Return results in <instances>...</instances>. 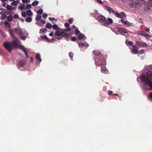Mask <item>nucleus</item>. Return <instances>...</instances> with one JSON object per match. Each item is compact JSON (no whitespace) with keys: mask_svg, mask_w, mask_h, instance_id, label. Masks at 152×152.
<instances>
[{"mask_svg":"<svg viewBox=\"0 0 152 152\" xmlns=\"http://www.w3.org/2000/svg\"><path fill=\"white\" fill-rule=\"evenodd\" d=\"M15 31L16 33L21 36H23L24 34V33L20 27L15 28Z\"/></svg>","mask_w":152,"mask_h":152,"instance_id":"423d86ee","label":"nucleus"},{"mask_svg":"<svg viewBox=\"0 0 152 152\" xmlns=\"http://www.w3.org/2000/svg\"><path fill=\"white\" fill-rule=\"evenodd\" d=\"M39 3V2L38 1L35 0L32 3V5L33 6H36L38 5Z\"/></svg>","mask_w":152,"mask_h":152,"instance_id":"72a5a7b5","label":"nucleus"},{"mask_svg":"<svg viewBox=\"0 0 152 152\" xmlns=\"http://www.w3.org/2000/svg\"><path fill=\"white\" fill-rule=\"evenodd\" d=\"M128 44L130 46H132L133 45V43L131 41H129L128 42Z\"/></svg>","mask_w":152,"mask_h":152,"instance_id":"09e8293b","label":"nucleus"},{"mask_svg":"<svg viewBox=\"0 0 152 152\" xmlns=\"http://www.w3.org/2000/svg\"><path fill=\"white\" fill-rule=\"evenodd\" d=\"M43 12V10L42 9H39V10H38L37 11V14H42Z\"/></svg>","mask_w":152,"mask_h":152,"instance_id":"79ce46f5","label":"nucleus"},{"mask_svg":"<svg viewBox=\"0 0 152 152\" xmlns=\"http://www.w3.org/2000/svg\"><path fill=\"white\" fill-rule=\"evenodd\" d=\"M99 57L100 58L98 59V62L95 61L96 66H101L102 65H104L106 64V61L104 59L103 56H101Z\"/></svg>","mask_w":152,"mask_h":152,"instance_id":"20e7f679","label":"nucleus"},{"mask_svg":"<svg viewBox=\"0 0 152 152\" xmlns=\"http://www.w3.org/2000/svg\"><path fill=\"white\" fill-rule=\"evenodd\" d=\"M113 23V20L111 18H108L107 20L106 19L105 25L107 26L110 24H111Z\"/></svg>","mask_w":152,"mask_h":152,"instance_id":"9d476101","label":"nucleus"},{"mask_svg":"<svg viewBox=\"0 0 152 152\" xmlns=\"http://www.w3.org/2000/svg\"><path fill=\"white\" fill-rule=\"evenodd\" d=\"M68 23L70 24H71L73 23L72 19V18H69L68 20Z\"/></svg>","mask_w":152,"mask_h":152,"instance_id":"a18cd8bd","label":"nucleus"},{"mask_svg":"<svg viewBox=\"0 0 152 152\" xmlns=\"http://www.w3.org/2000/svg\"><path fill=\"white\" fill-rule=\"evenodd\" d=\"M149 69L145 73L140 75L141 81L144 83L145 84L151 87L149 90H152V65L148 67Z\"/></svg>","mask_w":152,"mask_h":152,"instance_id":"f257e3e1","label":"nucleus"},{"mask_svg":"<svg viewBox=\"0 0 152 152\" xmlns=\"http://www.w3.org/2000/svg\"><path fill=\"white\" fill-rule=\"evenodd\" d=\"M115 13H113L116 17L118 18H124L126 16L125 13L123 12H120V13H118L117 11H115Z\"/></svg>","mask_w":152,"mask_h":152,"instance_id":"39448f33","label":"nucleus"},{"mask_svg":"<svg viewBox=\"0 0 152 152\" xmlns=\"http://www.w3.org/2000/svg\"><path fill=\"white\" fill-rule=\"evenodd\" d=\"M7 16L6 15L3 14L1 16V19L3 20L7 18Z\"/></svg>","mask_w":152,"mask_h":152,"instance_id":"58836bf2","label":"nucleus"},{"mask_svg":"<svg viewBox=\"0 0 152 152\" xmlns=\"http://www.w3.org/2000/svg\"><path fill=\"white\" fill-rule=\"evenodd\" d=\"M54 34L56 36H58L62 35V33L61 31L58 30V31H56Z\"/></svg>","mask_w":152,"mask_h":152,"instance_id":"a211bd4d","label":"nucleus"},{"mask_svg":"<svg viewBox=\"0 0 152 152\" xmlns=\"http://www.w3.org/2000/svg\"><path fill=\"white\" fill-rule=\"evenodd\" d=\"M73 55L74 54L72 52H70L69 54V56L70 58L71 59H72L73 56Z\"/></svg>","mask_w":152,"mask_h":152,"instance_id":"c03bdc74","label":"nucleus"},{"mask_svg":"<svg viewBox=\"0 0 152 152\" xmlns=\"http://www.w3.org/2000/svg\"><path fill=\"white\" fill-rule=\"evenodd\" d=\"M6 8L9 10H12L14 9L13 7H12L11 6L9 5H7Z\"/></svg>","mask_w":152,"mask_h":152,"instance_id":"c85d7f7f","label":"nucleus"},{"mask_svg":"<svg viewBox=\"0 0 152 152\" xmlns=\"http://www.w3.org/2000/svg\"><path fill=\"white\" fill-rule=\"evenodd\" d=\"M3 3L2 4V6L3 7H5L6 6V3L5 2H3Z\"/></svg>","mask_w":152,"mask_h":152,"instance_id":"69168bd1","label":"nucleus"},{"mask_svg":"<svg viewBox=\"0 0 152 152\" xmlns=\"http://www.w3.org/2000/svg\"><path fill=\"white\" fill-rule=\"evenodd\" d=\"M122 18L121 20H120L119 21V22L120 23V22H121L124 25H126V22L125 21V20L124 18Z\"/></svg>","mask_w":152,"mask_h":152,"instance_id":"4be33fe9","label":"nucleus"},{"mask_svg":"<svg viewBox=\"0 0 152 152\" xmlns=\"http://www.w3.org/2000/svg\"><path fill=\"white\" fill-rule=\"evenodd\" d=\"M19 47L20 48V49H21L24 52L26 57L27 58H28L29 56L27 54V52L26 51V49L22 45L20 46Z\"/></svg>","mask_w":152,"mask_h":152,"instance_id":"1a4fd4ad","label":"nucleus"},{"mask_svg":"<svg viewBox=\"0 0 152 152\" xmlns=\"http://www.w3.org/2000/svg\"><path fill=\"white\" fill-rule=\"evenodd\" d=\"M70 35V34L69 33H65L62 34L61 36L62 38L64 37L66 39H68Z\"/></svg>","mask_w":152,"mask_h":152,"instance_id":"6ab92c4d","label":"nucleus"},{"mask_svg":"<svg viewBox=\"0 0 152 152\" xmlns=\"http://www.w3.org/2000/svg\"><path fill=\"white\" fill-rule=\"evenodd\" d=\"M26 61L23 60H21L19 62V64L20 67H23L26 65Z\"/></svg>","mask_w":152,"mask_h":152,"instance_id":"f8f14e48","label":"nucleus"},{"mask_svg":"<svg viewBox=\"0 0 152 152\" xmlns=\"http://www.w3.org/2000/svg\"><path fill=\"white\" fill-rule=\"evenodd\" d=\"M47 30L45 28H43L40 30L39 33L41 34H42L43 33H45Z\"/></svg>","mask_w":152,"mask_h":152,"instance_id":"5701e85b","label":"nucleus"},{"mask_svg":"<svg viewBox=\"0 0 152 152\" xmlns=\"http://www.w3.org/2000/svg\"><path fill=\"white\" fill-rule=\"evenodd\" d=\"M105 8L106 10H107L110 13H115V11L113 10L112 8L108 6H106Z\"/></svg>","mask_w":152,"mask_h":152,"instance_id":"2eb2a0df","label":"nucleus"},{"mask_svg":"<svg viewBox=\"0 0 152 152\" xmlns=\"http://www.w3.org/2000/svg\"><path fill=\"white\" fill-rule=\"evenodd\" d=\"M41 18V16L40 15H37L36 18V19L37 21H39L40 20Z\"/></svg>","mask_w":152,"mask_h":152,"instance_id":"a19ab883","label":"nucleus"},{"mask_svg":"<svg viewBox=\"0 0 152 152\" xmlns=\"http://www.w3.org/2000/svg\"><path fill=\"white\" fill-rule=\"evenodd\" d=\"M144 3H141L140 0H130L129 5L130 7L136 9L139 7L140 4Z\"/></svg>","mask_w":152,"mask_h":152,"instance_id":"7ed1b4c3","label":"nucleus"},{"mask_svg":"<svg viewBox=\"0 0 152 152\" xmlns=\"http://www.w3.org/2000/svg\"><path fill=\"white\" fill-rule=\"evenodd\" d=\"M139 34L148 39L149 38L151 37L150 35L143 31L141 32L140 33H139Z\"/></svg>","mask_w":152,"mask_h":152,"instance_id":"9b49d317","label":"nucleus"},{"mask_svg":"<svg viewBox=\"0 0 152 152\" xmlns=\"http://www.w3.org/2000/svg\"><path fill=\"white\" fill-rule=\"evenodd\" d=\"M7 20L8 22H11L13 20V17H12V15H10L9 16H7Z\"/></svg>","mask_w":152,"mask_h":152,"instance_id":"aec40b11","label":"nucleus"},{"mask_svg":"<svg viewBox=\"0 0 152 152\" xmlns=\"http://www.w3.org/2000/svg\"><path fill=\"white\" fill-rule=\"evenodd\" d=\"M66 31L67 32H69L71 30V28L69 27H68L66 28Z\"/></svg>","mask_w":152,"mask_h":152,"instance_id":"4d7b16f0","label":"nucleus"},{"mask_svg":"<svg viewBox=\"0 0 152 152\" xmlns=\"http://www.w3.org/2000/svg\"><path fill=\"white\" fill-rule=\"evenodd\" d=\"M31 7V4H28L25 7V9H30Z\"/></svg>","mask_w":152,"mask_h":152,"instance_id":"ea45409f","label":"nucleus"},{"mask_svg":"<svg viewBox=\"0 0 152 152\" xmlns=\"http://www.w3.org/2000/svg\"><path fill=\"white\" fill-rule=\"evenodd\" d=\"M52 27V25L51 24H50L49 23H47L45 26V27L48 28V29H50Z\"/></svg>","mask_w":152,"mask_h":152,"instance_id":"cd10ccee","label":"nucleus"},{"mask_svg":"<svg viewBox=\"0 0 152 152\" xmlns=\"http://www.w3.org/2000/svg\"><path fill=\"white\" fill-rule=\"evenodd\" d=\"M27 15V12L25 11H23L22 12V17L25 18Z\"/></svg>","mask_w":152,"mask_h":152,"instance_id":"f704fd0d","label":"nucleus"},{"mask_svg":"<svg viewBox=\"0 0 152 152\" xmlns=\"http://www.w3.org/2000/svg\"><path fill=\"white\" fill-rule=\"evenodd\" d=\"M101 71L102 73L105 74L107 73L108 71L107 68L105 66H103L102 67Z\"/></svg>","mask_w":152,"mask_h":152,"instance_id":"dca6fc26","label":"nucleus"},{"mask_svg":"<svg viewBox=\"0 0 152 152\" xmlns=\"http://www.w3.org/2000/svg\"><path fill=\"white\" fill-rule=\"evenodd\" d=\"M149 4L152 7V0H149Z\"/></svg>","mask_w":152,"mask_h":152,"instance_id":"052dcab7","label":"nucleus"},{"mask_svg":"<svg viewBox=\"0 0 152 152\" xmlns=\"http://www.w3.org/2000/svg\"><path fill=\"white\" fill-rule=\"evenodd\" d=\"M131 52L133 54H136L138 52V49H133L132 50Z\"/></svg>","mask_w":152,"mask_h":152,"instance_id":"a878e982","label":"nucleus"},{"mask_svg":"<svg viewBox=\"0 0 152 152\" xmlns=\"http://www.w3.org/2000/svg\"><path fill=\"white\" fill-rule=\"evenodd\" d=\"M145 31L147 32H148L150 31V29L148 28H146Z\"/></svg>","mask_w":152,"mask_h":152,"instance_id":"774afa93","label":"nucleus"},{"mask_svg":"<svg viewBox=\"0 0 152 152\" xmlns=\"http://www.w3.org/2000/svg\"><path fill=\"white\" fill-rule=\"evenodd\" d=\"M11 3V4L12 6H16L17 5L18 3V1H14Z\"/></svg>","mask_w":152,"mask_h":152,"instance_id":"bb28decb","label":"nucleus"},{"mask_svg":"<svg viewBox=\"0 0 152 152\" xmlns=\"http://www.w3.org/2000/svg\"><path fill=\"white\" fill-rule=\"evenodd\" d=\"M118 30L120 33L127 34L128 31L126 29L124 28H118Z\"/></svg>","mask_w":152,"mask_h":152,"instance_id":"ddd939ff","label":"nucleus"},{"mask_svg":"<svg viewBox=\"0 0 152 152\" xmlns=\"http://www.w3.org/2000/svg\"><path fill=\"white\" fill-rule=\"evenodd\" d=\"M94 54L96 56H99L100 55V53L98 51H94L93 52Z\"/></svg>","mask_w":152,"mask_h":152,"instance_id":"2f4dec72","label":"nucleus"},{"mask_svg":"<svg viewBox=\"0 0 152 152\" xmlns=\"http://www.w3.org/2000/svg\"><path fill=\"white\" fill-rule=\"evenodd\" d=\"M48 16V15L45 13L43 14L42 15V17L45 19H46V18Z\"/></svg>","mask_w":152,"mask_h":152,"instance_id":"de8ad7c7","label":"nucleus"},{"mask_svg":"<svg viewBox=\"0 0 152 152\" xmlns=\"http://www.w3.org/2000/svg\"><path fill=\"white\" fill-rule=\"evenodd\" d=\"M78 43V46L80 48H83L84 46L87 47L89 46V45L86 42H85L84 43L80 42V43Z\"/></svg>","mask_w":152,"mask_h":152,"instance_id":"6e6552de","label":"nucleus"},{"mask_svg":"<svg viewBox=\"0 0 152 152\" xmlns=\"http://www.w3.org/2000/svg\"><path fill=\"white\" fill-rule=\"evenodd\" d=\"M52 28L53 29L55 30L58 29H58L59 28H58L57 25L56 24H54L52 26Z\"/></svg>","mask_w":152,"mask_h":152,"instance_id":"e433bc0d","label":"nucleus"},{"mask_svg":"<svg viewBox=\"0 0 152 152\" xmlns=\"http://www.w3.org/2000/svg\"><path fill=\"white\" fill-rule=\"evenodd\" d=\"M30 59H31V62L32 63L33 62V58L32 57H31L30 58Z\"/></svg>","mask_w":152,"mask_h":152,"instance_id":"338daca9","label":"nucleus"},{"mask_svg":"<svg viewBox=\"0 0 152 152\" xmlns=\"http://www.w3.org/2000/svg\"><path fill=\"white\" fill-rule=\"evenodd\" d=\"M22 1L23 3H27L28 2V0H22Z\"/></svg>","mask_w":152,"mask_h":152,"instance_id":"e2e57ef3","label":"nucleus"},{"mask_svg":"<svg viewBox=\"0 0 152 152\" xmlns=\"http://www.w3.org/2000/svg\"><path fill=\"white\" fill-rule=\"evenodd\" d=\"M132 46L133 48V49H138L137 47L135 45H133V46Z\"/></svg>","mask_w":152,"mask_h":152,"instance_id":"bf43d9fd","label":"nucleus"},{"mask_svg":"<svg viewBox=\"0 0 152 152\" xmlns=\"http://www.w3.org/2000/svg\"><path fill=\"white\" fill-rule=\"evenodd\" d=\"M76 39V38L75 37H72L71 38V40L72 41H75Z\"/></svg>","mask_w":152,"mask_h":152,"instance_id":"603ef678","label":"nucleus"},{"mask_svg":"<svg viewBox=\"0 0 152 152\" xmlns=\"http://www.w3.org/2000/svg\"><path fill=\"white\" fill-rule=\"evenodd\" d=\"M36 58L39 63L41 61L42 59L40 58V55L39 54L37 53L36 55Z\"/></svg>","mask_w":152,"mask_h":152,"instance_id":"f3484780","label":"nucleus"},{"mask_svg":"<svg viewBox=\"0 0 152 152\" xmlns=\"http://www.w3.org/2000/svg\"><path fill=\"white\" fill-rule=\"evenodd\" d=\"M27 15L28 16H32V12L31 10H28L27 11Z\"/></svg>","mask_w":152,"mask_h":152,"instance_id":"473e14b6","label":"nucleus"},{"mask_svg":"<svg viewBox=\"0 0 152 152\" xmlns=\"http://www.w3.org/2000/svg\"><path fill=\"white\" fill-rule=\"evenodd\" d=\"M53 32H51L49 34L50 36H53Z\"/></svg>","mask_w":152,"mask_h":152,"instance_id":"0e129e2a","label":"nucleus"},{"mask_svg":"<svg viewBox=\"0 0 152 152\" xmlns=\"http://www.w3.org/2000/svg\"><path fill=\"white\" fill-rule=\"evenodd\" d=\"M144 50L143 49H142L141 50L140 52V54H142L144 52Z\"/></svg>","mask_w":152,"mask_h":152,"instance_id":"13d9d810","label":"nucleus"},{"mask_svg":"<svg viewBox=\"0 0 152 152\" xmlns=\"http://www.w3.org/2000/svg\"><path fill=\"white\" fill-rule=\"evenodd\" d=\"M75 34L76 35H78L80 33V31L77 28L75 30Z\"/></svg>","mask_w":152,"mask_h":152,"instance_id":"37998d69","label":"nucleus"},{"mask_svg":"<svg viewBox=\"0 0 152 152\" xmlns=\"http://www.w3.org/2000/svg\"><path fill=\"white\" fill-rule=\"evenodd\" d=\"M113 93V92L111 91H108V94L109 95H110Z\"/></svg>","mask_w":152,"mask_h":152,"instance_id":"6e6d98bb","label":"nucleus"},{"mask_svg":"<svg viewBox=\"0 0 152 152\" xmlns=\"http://www.w3.org/2000/svg\"><path fill=\"white\" fill-rule=\"evenodd\" d=\"M13 17L15 18H19L18 15L17 14H15Z\"/></svg>","mask_w":152,"mask_h":152,"instance_id":"8fccbe9b","label":"nucleus"},{"mask_svg":"<svg viewBox=\"0 0 152 152\" xmlns=\"http://www.w3.org/2000/svg\"><path fill=\"white\" fill-rule=\"evenodd\" d=\"M106 18L104 17L102 15H101L100 16L97 17V20L100 22H103L104 25L105 22Z\"/></svg>","mask_w":152,"mask_h":152,"instance_id":"0eeeda50","label":"nucleus"},{"mask_svg":"<svg viewBox=\"0 0 152 152\" xmlns=\"http://www.w3.org/2000/svg\"><path fill=\"white\" fill-rule=\"evenodd\" d=\"M40 22L42 23L43 24H45L46 23V21L42 19L41 20Z\"/></svg>","mask_w":152,"mask_h":152,"instance_id":"864d4df0","label":"nucleus"},{"mask_svg":"<svg viewBox=\"0 0 152 152\" xmlns=\"http://www.w3.org/2000/svg\"><path fill=\"white\" fill-rule=\"evenodd\" d=\"M9 32L11 37L14 38V39L13 40L12 42H4L3 44V45L9 52H10L14 47H19L18 45L19 41L18 39L15 37L11 29H9Z\"/></svg>","mask_w":152,"mask_h":152,"instance_id":"f03ea898","label":"nucleus"},{"mask_svg":"<svg viewBox=\"0 0 152 152\" xmlns=\"http://www.w3.org/2000/svg\"><path fill=\"white\" fill-rule=\"evenodd\" d=\"M85 37V36L84 35H83L82 34H80L78 36V38L79 40L82 39L84 37Z\"/></svg>","mask_w":152,"mask_h":152,"instance_id":"b1692460","label":"nucleus"},{"mask_svg":"<svg viewBox=\"0 0 152 152\" xmlns=\"http://www.w3.org/2000/svg\"><path fill=\"white\" fill-rule=\"evenodd\" d=\"M19 8L21 10H24L25 9V5L23 3L21 4L19 7Z\"/></svg>","mask_w":152,"mask_h":152,"instance_id":"393cba45","label":"nucleus"},{"mask_svg":"<svg viewBox=\"0 0 152 152\" xmlns=\"http://www.w3.org/2000/svg\"><path fill=\"white\" fill-rule=\"evenodd\" d=\"M41 37L43 39H45L48 41H49V39L45 35H44L41 36Z\"/></svg>","mask_w":152,"mask_h":152,"instance_id":"412c9836","label":"nucleus"},{"mask_svg":"<svg viewBox=\"0 0 152 152\" xmlns=\"http://www.w3.org/2000/svg\"><path fill=\"white\" fill-rule=\"evenodd\" d=\"M4 24L8 28H10L11 26L10 24V23H8L7 21H5L4 22Z\"/></svg>","mask_w":152,"mask_h":152,"instance_id":"c9c22d12","label":"nucleus"},{"mask_svg":"<svg viewBox=\"0 0 152 152\" xmlns=\"http://www.w3.org/2000/svg\"><path fill=\"white\" fill-rule=\"evenodd\" d=\"M69 24L68 23H65L64 24V26L66 28H67L69 27Z\"/></svg>","mask_w":152,"mask_h":152,"instance_id":"3c124183","label":"nucleus"},{"mask_svg":"<svg viewBox=\"0 0 152 152\" xmlns=\"http://www.w3.org/2000/svg\"><path fill=\"white\" fill-rule=\"evenodd\" d=\"M58 30L61 31L62 34H63L67 33V31L66 29H61V28H59Z\"/></svg>","mask_w":152,"mask_h":152,"instance_id":"c756f323","label":"nucleus"},{"mask_svg":"<svg viewBox=\"0 0 152 152\" xmlns=\"http://www.w3.org/2000/svg\"><path fill=\"white\" fill-rule=\"evenodd\" d=\"M148 98L149 100L152 101V92L150 93L149 96H148Z\"/></svg>","mask_w":152,"mask_h":152,"instance_id":"4c0bfd02","label":"nucleus"},{"mask_svg":"<svg viewBox=\"0 0 152 152\" xmlns=\"http://www.w3.org/2000/svg\"><path fill=\"white\" fill-rule=\"evenodd\" d=\"M55 18H49V20H51L52 21H53L55 20Z\"/></svg>","mask_w":152,"mask_h":152,"instance_id":"5fc2aeb1","label":"nucleus"},{"mask_svg":"<svg viewBox=\"0 0 152 152\" xmlns=\"http://www.w3.org/2000/svg\"><path fill=\"white\" fill-rule=\"evenodd\" d=\"M25 20L27 22H30L32 21V18L29 16Z\"/></svg>","mask_w":152,"mask_h":152,"instance_id":"7c9ffc66","label":"nucleus"},{"mask_svg":"<svg viewBox=\"0 0 152 152\" xmlns=\"http://www.w3.org/2000/svg\"><path fill=\"white\" fill-rule=\"evenodd\" d=\"M97 1L100 4H102L103 3L102 1L101 0H97Z\"/></svg>","mask_w":152,"mask_h":152,"instance_id":"680f3d73","label":"nucleus"},{"mask_svg":"<svg viewBox=\"0 0 152 152\" xmlns=\"http://www.w3.org/2000/svg\"><path fill=\"white\" fill-rule=\"evenodd\" d=\"M26 36H21L20 39L23 40H25L26 39Z\"/></svg>","mask_w":152,"mask_h":152,"instance_id":"49530a36","label":"nucleus"},{"mask_svg":"<svg viewBox=\"0 0 152 152\" xmlns=\"http://www.w3.org/2000/svg\"><path fill=\"white\" fill-rule=\"evenodd\" d=\"M136 44L139 46L143 47L145 46V44L142 41H136Z\"/></svg>","mask_w":152,"mask_h":152,"instance_id":"4468645a","label":"nucleus"}]
</instances>
